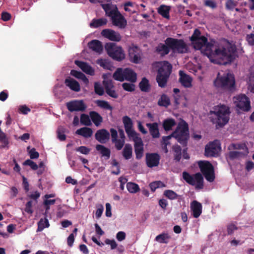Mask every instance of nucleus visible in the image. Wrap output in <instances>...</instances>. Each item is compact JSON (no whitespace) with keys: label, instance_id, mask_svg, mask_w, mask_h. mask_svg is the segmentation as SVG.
Masks as SVG:
<instances>
[{"label":"nucleus","instance_id":"nucleus-1","mask_svg":"<svg viewBox=\"0 0 254 254\" xmlns=\"http://www.w3.org/2000/svg\"><path fill=\"white\" fill-rule=\"evenodd\" d=\"M206 49L205 56L214 64L226 65L232 63L235 59L236 47L229 42L208 45Z\"/></svg>","mask_w":254,"mask_h":254},{"label":"nucleus","instance_id":"nucleus-2","mask_svg":"<svg viewBox=\"0 0 254 254\" xmlns=\"http://www.w3.org/2000/svg\"><path fill=\"white\" fill-rule=\"evenodd\" d=\"M230 113V108L227 106L220 105L215 106L213 110L210 111L211 121L216 125L217 128L222 127L228 123Z\"/></svg>","mask_w":254,"mask_h":254},{"label":"nucleus","instance_id":"nucleus-3","mask_svg":"<svg viewBox=\"0 0 254 254\" xmlns=\"http://www.w3.org/2000/svg\"><path fill=\"white\" fill-rule=\"evenodd\" d=\"M174 137L183 146H187L189 138V126L185 121L180 123L175 130L169 135L162 137V144L165 146L170 144L169 140Z\"/></svg>","mask_w":254,"mask_h":254},{"label":"nucleus","instance_id":"nucleus-4","mask_svg":"<svg viewBox=\"0 0 254 254\" xmlns=\"http://www.w3.org/2000/svg\"><path fill=\"white\" fill-rule=\"evenodd\" d=\"M214 86L218 89L226 91H232L235 88V80L233 74L224 73L221 75L218 73L214 81Z\"/></svg>","mask_w":254,"mask_h":254},{"label":"nucleus","instance_id":"nucleus-5","mask_svg":"<svg viewBox=\"0 0 254 254\" xmlns=\"http://www.w3.org/2000/svg\"><path fill=\"white\" fill-rule=\"evenodd\" d=\"M172 69V65L169 62L165 61L162 62V66L159 68L156 76V81L159 87L164 88L166 86Z\"/></svg>","mask_w":254,"mask_h":254},{"label":"nucleus","instance_id":"nucleus-6","mask_svg":"<svg viewBox=\"0 0 254 254\" xmlns=\"http://www.w3.org/2000/svg\"><path fill=\"white\" fill-rule=\"evenodd\" d=\"M165 42L174 53L184 54L188 52V47L183 39L168 37Z\"/></svg>","mask_w":254,"mask_h":254},{"label":"nucleus","instance_id":"nucleus-7","mask_svg":"<svg viewBox=\"0 0 254 254\" xmlns=\"http://www.w3.org/2000/svg\"><path fill=\"white\" fill-rule=\"evenodd\" d=\"M183 179L189 185L195 186L196 190L202 189L204 186L203 178L200 173L190 175L188 172L184 171L182 173Z\"/></svg>","mask_w":254,"mask_h":254},{"label":"nucleus","instance_id":"nucleus-8","mask_svg":"<svg viewBox=\"0 0 254 254\" xmlns=\"http://www.w3.org/2000/svg\"><path fill=\"white\" fill-rule=\"evenodd\" d=\"M105 49L108 55L113 60L121 62L125 58V54L122 48L114 43H108L105 45Z\"/></svg>","mask_w":254,"mask_h":254},{"label":"nucleus","instance_id":"nucleus-9","mask_svg":"<svg viewBox=\"0 0 254 254\" xmlns=\"http://www.w3.org/2000/svg\"><path fill=\"white\" fill-rule=\"evenodd\" d=\"M198 165L205 178L209 182H212L215 179L214 170L212 164L207 161H199Z\"/></svg>","mask_w":254,"mask_h":254},{"label":"nucleus","instance_id":"nucleus-10","mask_svg":"<svg viewBox=\"0 0 254 254\" xmlns=\"http://www.w3.org/2000/svg\"><path fill=\"white\" fill-rule=\"evenodd\" d=\"M108 16L111 17L113 25L120 29H124L127 25V20L117 8L110 10L108 13Z\"/></svg>","mask_w":254,"mask_h":254},{"label":"nucleus","instance_id":"nucleus-11","mask_svg":"<svg viewBox=\"0 0 254 254\" xmlns=\"http://www.w3.org/2000/svg\"><path fill=\"white\" fill-rule=\"evenodd\" d=\"M234 103L237 108L244 112H248L251 108L250 99L245 94H241L235 97Z\"/></svg>","mask_w":254,"mask_h":254},{"label":"nucleus","instance_id":"nucleus-12","mask_svg":"<svg viewBox=\"0 0 254 254\" xmlns=\"http://www.w3.org/2000/svg\"><path fill=\"white\" fill-rule=\"evenodd\" d=\"M221 149L219 141L215 140L210 142L205 146L204 155L207 157H215Z\"/></svg>","mask_w":254,"mask_h":254},{"label":"nucleus","instance_id":"nucleus-13","mask_svg":"<svg viewBox=\"0 0 254 254\" xmlns=\"http://www.w3.org/2000/svg\"><path fill=\"white\" fill-rule=\"evenodd\" d=\"M67 109L70 112L74 111L84 112L87 108L83 100H73L68 102L66 104Z\"/></svg>","mask_w":254,"mask_h":254},{"label":"nucleus","instance_id":"nucleus-14","mask_svg":"<svg viewBox=\"0 0 254 254\" xmlns=\"http://www.w3.org/2000/svg\"><path fill=\"white\" fill-rule=\"evenodd\" d=\"M123 122L128 137L132 138L138 136V134L133 128V122L129 117L127 116L123 117Z\"/></svg>","mask_w":254,"mask_h":254},{"label":"nucleus","instance_id":"nucleus-15","mask_svg":"<svg viewBox=\"0 0 254 254\" xmlns=\"http://www.w3.org/2000/svg\"><path fill=\"white\" fill-rule=\"evenodd\" d=\"M160 156L157 153H147L145 161L147 166L149 168L157 167L159 164Z\"/></svg>","mask_w":254,"mask_h":254},{"label":"nucleus","instance_id":"nucleus-16","mask_svg":"<svg viewBox=\"0 0 254 254\" xmlns=\"http://www.w3.org/2000/svg\"><path fill=\"white\" fill-rule=\"evenodd\" d=\"M134 142V152L136 158L138 160L140 159L143 155V143L141 137L138 136L132 138Z\"/></svg>","mask_w":254,"mask_h":254},{"label":"nucleus","instance_id":"nucleus-17","mask_svg":"<svg viewBox=\"0 0 254 254\" xmlns=\"http://www.w3.org/2000/svg\"><path fill=\"white\" fill-rule=\"evenodd\" d=\"M101 35L112 41L119 42L122 39L120 34L111 29H105L101 31Z\"/></svg>","mask_w":254,"mask_h":254},{"label":"nucleus","instance_id":"nucleus-18","mask_svg":"<svg viewBox=\"0 0 254 254\" xmlns=\"http://www.w3.org/2000/svg\"><path fill=\"white\" fill-rule=\"evenodd\" d=\"M103 84L106 93L109 96L115 99L118 97V94L114 89V85L111 80H104Z\"/></svg>","mask_w":254,"mask_h":254},{"label":"nucleus","instance_id":"nucleus-19","mask_svg":"<svg viewBox=\"0 0 254 254\" xmlns=\"http://www.w3.org/2000/svg\"><path fill=\"white\" fill-rule=\"evenodd\" d=\"M74 63L85 73L92 76L94 75V69L87 63L78 60L75 61Z\"/></svg>","mask_w":254,"mask_h":254},{"label":"nucleus","instance_id":"nucleus-20","mask_svg":"<svg viewBox=\"0 0 254 254\" xmlns=\"http://www.w3.org/2000/svg\"><path fill=\"white\" fill-rule=\"evenodd\" d=\"M95 137L99 142L104 143L109 139L110 133L106 129H101L97 131Z\"/></svg>","mask_w":254,"mask_h":254},{"label":"nucleus","instance_id":"nucleus-21","mask_svg":"<svg viewBox=\"0 0 254 254\" xmlns=\"http://www.w3.org/2000/svg\"><path fill=\"white\" fill-rule=\"evenodd\" d=\"M179 81L185 87L189 88L191 86L192 78L191 77L185 73L183 71H179Z\"/></svg>","mask_w":254,"mask_h":254},{"label":"nucleus","instance_id":"nucleus-22","mask_svg":"<svg viewBox=\"0 0 254 254\" xmlns=\"http://www.w3.org/2000/svg\"><path fill=\"white\" fill-rule=\"evenodd\" d=\"M190 208L192 211V215L195 218H198L202 213V205L196 200L191 203Z\"/></svg>","mask_w":254,"mask_h":254},{"label":"nucleus","instance_id":"nucleus-23","mask_svg":"<svg viewBox=\"0 0 254 254\" xmlns=\"http://www.w3.org/2000/svg\"><path fill=\"white\" fill-rule=\"evenodd\" d=\"M137 79L136 73L129 68H124V80L128 81L131 83H134Z\"/></svg>","mask_w":254,"mask_h":254},{"label":"nucleus","instance_id":"nucleus-24","mask_svg":"<svg viewBox=\"0 0 254 254\" xmlns=\"http://www.w3.org/2000/svg\"><path fill=\"white\" fill-rule=\"evenodd\" d=\"M64 83L71 90L75 92H79L80 90V86L79 83L75 79L70 77L67 78L65 79Z\"/></svg>","mask_w":254,"mask_h":254},{"label":"nucleus","instance_id":"nucleus-25","mask_svg":"<svg viewBox=\"0 0 254 254\" xmlns=\"http://www.w3.org/2000/svg\"><path fill=\"white\" fill-rule=\"evenodd\" d=\"M88 47L92 51L100 54L103 49L102 43L98 40H93L88 44Z\"/></svg>","mask_w":254,"mask_h":254},{"label":"nucleus","instance_id":"nucleus-26","mask_svg":"<svg viewBox=\"0 0 254 254\" xmlns=\"http://www.w3.org/2000/svg\"><path fill=\"white\" fill-rule=\"evenodd\" d=\"M146 126L148 127L149 132L153 138H158L160 136L158 125L157 123H147Z\"/></svg>","mask_w":254,"mask_h":254},{"label":"nucleus","instance_id":"nucleus-27","mask_svg":"<svg viewBox=\"0 0 254 254\" xmlns=\"http://www.w3.org/2000/svg\"><path fill=\"white\" fill-rule=\"evenodd\" d=\"M163 195L170 200H178V202H180L182 199V195L178 194L174 191L171 190H164Z\"/></svg>","mask_w":254,"mask_h":254},{"label":"nucleus","instance_id":"nucleus-28","mask_svg":"<svg viewBox=\"0 0 254 254\" xmlns=\"http://www.w3.org/2000/svg\"><path fill=\"white\" fill-rule=\"evenodd\" d=\"M171 50V48L165 43H159L156 47V52L159 54L161 56H165L168 55Z\"/></svg>","mask_w":254,"mask_h":254},{"label":"nucleus","instance_id":"nucleus-29","mask_svg":"<svg viewBox=\"0 0 254 254\" xmlns=\"http://www.w3.org/2000/svg\"><path fill=\"white\" fill-rule=\"evenodd\" d=\"M89 116L91 121L96 127L99 126L103 122V118L96 111H90Z\"/></svg>","mask_w":254,"mask_h":254},{"label":"nucleus","instance_id":"nucleus-30","mask_svg":"<svg viewBox=\"0 0 254 254\" xmlns=\"http://www.w3.org/2000/svg\"><path fill=\"white\" fill-rule=\"evenodd\" d=\"M228 149L229 150H242L241 152H246V153H249L248 148L245 143H232L228 146Z\"/></svg>","mask_w":254,"mask_h":254},{"label":"nucleus","instance_id":"nucleus-31","mask_svg":"<svg viewBox=\"0 0 254 254\" xmlns=\"http://www.w3.org/2000/svg\"><path fill=\"white\" fill-rule=\"evenodd\" d=\"M248 153L246 152H242L240 151L237 150H230L229 152L228 153V157L233 160L234 159H240L241 158H245Z\"/></svg>","mask_w":254,"mask_h":254},{"label":"nucleus","instance_id":"nucleus-32","mask_svg":"<svg viewBox=\"0 0 254 254\" xmlns=\"http://www.w3.org/2000/svg\"><path fill=\"white\" fill-rule=\"evenodd\" d=\"M76 134L81 135L85 138H88L92 136L93 130L91 128L83 127L76 131Z\"/></svg>","mask_w":254,"mask_h":254},{"label":"nucleus","instance_id":"nucleus-33","mask_svg":"<svg viewBox=\"0 0 254 254\" xmlns=\"http://www.w3.org/2000/svg\"><path fill=\"white\" fill-rule=\"evenodd\" d=\"M123 156L126 160H129L132 156V148L130 144L127 143L125 145L123 150Z\"/></svg>","mask_w":254,"mask_h":254},{"label":"nucleus","instance_id":"nucleus-34","mask_svg":"<svg viewBox=\"0 0 254 254\" xmlns=\"http://www.w3.org/2000/svg\"><path fill=\"white\" fill-rule=\"evenodd\" d=\"M137 50V46H134L131 48H130L129 50V56L131 59V61L135 64H138L139 63L140 61V57L134 53L136 52V50Z\"/></svg>","mask_w":254,"mask_h":254},{"label":"nucleus","instance_id":"nucleus-35","mask_svg":"<svg viewBox=\"0 0 254 254\" xmlns=\"http://www.w3.org/2000/svg\"><path fill=\"white\" fill-rule=\"evenodd\" d=\"M139 87L142 92H148L150 89L149 80L146 77H143L139 83Z\"/></svg>","mask_w":254,"mask_h":254},{"label":"nucleus","instance_id":"nucleus-36","mask_svg":"<svg viewBox=\"0 0 254 254\" xmlns=\"http://www.w3.org/2000/svg\"><path fill=\"white\" fill-rule=\"evenodd\" d=\"M176 123L174 119L170 118L165 120L163 122V127L165 131L172 130V127Z\"/></svg>","mask_w":254,"mask_h":254},{"label":"nucleus","instance_id":"nucleus-37","mask_svg":"<svg viewBox=\"0 0 254 254\" xmlns=\"http://www.w3.org/2000/svg\"><path fill=\"white\" fill-rule=\"evenodd\" d=\"M96 149L97 151L100 152L102 156L107 157V158H109L111 155L110 150L104 146L103 145L97 144L96 146Z\"/></svg>","mask_w":254,"mask_h":254},{"label":"nucleus","instance_id":"nucleus-38","mask_svg":"<svg viewBox=\"0 0 254 254\" xmlns=\"http://www.w3.org/2000/svg\"><path fill=\"white\" fill-rule=\"evenodd\" d=\"M113 78L121 82L124 81V69L122 68H118L113 75Z\"/></svg>","mask_w":254,"mask_h":254},{"label":"nucleus","instance_id":"nucleus-39","mask_svg":"<svg viewBox=\"0 0 254 254\" xmlns=\"http://www.w3.org/2000/svg\"><path fill=\"white\" fill-rule=\"evenodd\" d=\"M107 20L106 18L93 19L90 23V26L93 28H97L106 24Z\"/></svg>","mask_w":254,"mask_h":254},{"label":"nucleus","instance_id":"nucleus-40","mask_svg":"<svg viewBox=\"0 0 254 254\" xmlns=\"http://www.w3.org/2000/svg\"><path fill=\"white\" fill-rule=\"evenodd\" d=\"M158 105L162 107H168L170 105L169 97L165 94H162L158 101Z\"/></svg>","mask_w":254,"mask_h":254},{"label":"nucleus","instance_id":"nucleus-41","mask_svg":"<svg viewBox=\"0 0 254 254\" xmlns=\"http://www.w3.org/2000/svg\"><path fill=\"white\" fill-rule=\"evenodd\" d=\"M95 103L99 107L112 111L113 109V107L109 104L108 101L105 100H98L95 101Z\"/></svg>","mask_w":254,"mask_h":254},{"label":"nucleus","instance_id":"nucleus-42","mask_svg":"<svg viewBox=\"0 0 254 254\" xmlns=\"http://www.w3.org/2000/svg\"><path fill=\"white\" fill-rule=\"evenodd\" d=\"M170 7L168 6L161 5L158 9V12L163 17L168 18L169 17Z\"/></svg>","mask_w":254,"mask_h":254},{"label":"nucleus","instance_id":"nucleus-43","mask_svg":"<svg viewBox=\"0 0 254 254\" xmlns=\"http://www.w3.org/2000/svg\"><path fill=\"white\" fill-rule=\"evenodd\" d=\"M50 226L48 220L45 218L44 219L41 218L38 223V228L37 232H41L44 228H48Z\"/></svg>","mask_w":254,"mask_h":254},{"label":"nucleus","instance_id":"nucleus-44","mask_svg":"<svg viewBox=\"0 0 254 254\" xmlns=\"http://www.w3.org/2000/svg\"><path fill=\"white\" fill-rule=\"evenodd\" d=\"M170 238V237L167 233H162L160 235H157L155 240L157 242L162 243V244H167L168 243V240Z\"/></svg>","mask_w":254,"mask_h":254},{"label":"nucleus","instance_id":"nucleus-45","mask_svg":"<svg viewBox=\"0 0 254 254\" xmlns=\"http://www.w3.org/2000/svg\"><path fill=\"white\" fill-rule=\"evenodd\" d=\"M127 188L130 193H136L140 190L138 185L132 182H128L127 184Z\"/></svg>","mask_w":254,"mask_h":254},{"label":"nucleus","instance_id":"nucleus-46","mask_svg":"<svg viewBox=\"0 0 254 254\" xmlns=\"http://www.w3.org/2000/svg\"><path fill=\"white\" fill-rule=\"evenodd\" d=\"M193 44V47L196 50H201L202 51V53L205 55V51L206 50V46L208 45H212L211 44H208L207 45H205L204 44H202L201 43H200L199 42L197 41H195L194 42H192Z\"/></svg>","mask_w":254,"mask_h":254},{"label":"nucleus","instance_id":"nucleus-47","mask_svg":"<svg viewBox=\"0 0 254 254\" xmlns=\"http://www.w3.org/2000/svg\"><path fill=\"white\" fill-rule=\"evenodd\" d=\"M173 150L175 153L174 160L176 161H180L182 156V148L181 146L178 145H175L173 147Z\"/></svg>","mask_w":254,"mask_h":254},{"label":"nucleus","instance_id":"nucleus-48","mask_svg":"<svg viewBox=\"0 0 254 254\" xmlns=\"http://www.w3.org/2000/svg\"><path fill=\"white\" fill-rule=\"evenodd\" d=\"M96 63L99 64L100 66L103 67L104 69H110L111 65L110 62L105 59H98L96 61Z\"/></svg>","mask_w":254,"mask_h":254},{"label":"nucleus","instance_id":"nucleus-49","mask_svg":"<svg viewBox=\"0 0 254 254\" xmlns=\"http://www.w3.org/2000/svg\"><path fill=\"white\" fill-rule=\"evenodd\" d=\"M65 128L63 127H59L57 129V136L61 141H64L66 139V135L64 134Z\"/></svg>","mask_w":254,"mask_h":254},{"label":"nucleus","instance_id":"nucleus-50","mask_svg":"<svg viewBox=\"0 0 254 254\" xmlns=\"http://www.w3.org/2000/svg\"><path fill=\"white\" fill-rule=\"evenodd\" d=\"M90 116H88L87 115L82 114L80 116V123L81 124L89 126L91 125V120L90 119Z\"/></svg>","mask_w":254,"mask_h":254},{"label":"nucleus","instance_id":"nucleus-51","mask_svg":"<svg viewBox=\"0 0 254 254\" xmlns=\"http://www.w3.org/2000/svg\"><path fill=\"white\" fill-rule=\"evenodd\" d=\"M0 142L2 143V145L0 146V148H3L7 147L9 141L6 138V134L3 132L0 133Z\"/></svg>","mask_w":254,"mask_h":254},{"label":"nucleus","instance_id":"nucleus-52","mask_svg":"<svg viewBox=\"0 0 254 254\" xmlns=\"http://www.w3.org/2000/svg\"><path fill=\"white\" fill-rule=\"evenodd\" d=\"M94 91L96 94L99 96H102L104 94V88L101 85L100 83L96 82L94 83Z\"/></svg>","mask_w":254,"mask_h":254},{"label":"nucleus","instance_id":"nucleus-53","mask_svg":"<svg viewBox=\"0 0 254 254\" xmlns=\"http://www.w3.org/2000/svg\"><path fill=\"white\" fill-rule=\"evenodd\" d=\"M23 165L25 166H29L33 170H37L38 168V165L36 163L30 159L25 160Z\"/></svg>","mask_w":254,"mask_h":254},{"label":"nucleus","instance_id":"nucleus-54","mask_svg":"<svg viewBox=\"0 0 254 254\" xmlns=\"http://www.w3.org/2000/svg\"><path fill=\"white\" fill-rule=\"evenodd\" d=\"M122 87L125 90L128 92H132L135 90V85L132 83H124Z\"/></svg>","mask_w":254,"mask_h":254},{"label":"nucleus","instance_id":"nucleus-55","mask_svg":"<svg viewBox=\"0 0 254 254\" xmlns=\"http://www.w3.org/2000/svg\"><path fill=\"white\" fill-rule=\"evenodd\" d=\"M163 183L161 181H155L149 184V187L152 192L155 191V190L161 187Z\"/></svg>","mask_w":254,"mask_h":254},{"label":"nucleus","instance_id":"nucleus-56","mask_svg":"<svg viewBox=\"0 0 254 254\" xmlns=\"http://www.w3.org/2000/svg\"><path fill=\"white\" fill-rule=\"evenodd\" d=\"M200 34V31L198 29H195L193 32V34L190 38V41L192 42H194L195 41H197L201 37Z\"/></svg>","mask_w":254,"mask_h":254},{"label":"nucleus","instance_id":"nucleus-57","mask_svg":"<svg viewBox=\"0 0 254 254\" xmlns=\"http://www.w3.org/2000/svg\"><path fill=\"white\" fill-rule=\"evenodd\" d=\"M238 229V227L233 223L229 224L227 226V234L229 235H232L235 230Z\"/></svg>","mask_w":254,"mask_h":254},{"label":"nucleus","instance_id":"nucleus-58","mask_svg":"<svg viewBox=\"0 0 254 254\" xmlns=\"http://www.w3.org/2000/svg\"><path fill=\"white\" fill-rule=\"evenodd\" d=\"M28 153L30 159H37L39 156V153L36 151V149L35 148H32L30 150Z\"/></svg>","mask_w":254,"mask_h":254},{"label":"nucleus","instance_id":"nucleus-59","mask_svg":"<svg viewBox=\"0 0 254 254\" xmlns=\"http://www.w3.org/2000/svg\"><path fill=\"white\" fill-rule=\"evenodd\" d=\"M105 243L106 245H109L111 246V250H114L117 247V244L115 240H110L107 239L105 240Z\"/></svg>","mask_w":254,"mask_h":254},{"label":"nucleus","instance_id":"nucleus-60","mask_svg":"<svg viewBox=\"0 0 254 254\" xmlns=\"http://www.w3.org/2000/svg\"><path fill=\"white\" fill-rule=\"evenodd\" d=\"M33 201L32 200H30L28 201L26 205H25V208L24 209V210L26 212H27L28 214H32L33 212V210L32 209Z\"/></svg>","mask_w":254,"mask_h":254},{"label":"nucleus","instance_id":"nucleus-61","mask_svg":"<svg viewBox=\"0 0 254 254\" xmlns=\"http://www.w3.org/2000/svg\"><path fill=\"white\" fill-rule=\"evenodd\" d=\"M115 143V146L117 150H120L124 145L125 141L124 139H117L115 141H113Z\"/></svg>","mask_w":254,"mask_h":254},{"label":"nucleus","instance_id":"nucleus-62","mask_svg":"<svg viewBox=\"0 0 254 254\" xmlns=\"http://www.w3.org/2000/svg\"><path fill=\"white\" fill-rule=\"evenodd\" d=\"M76 151L80 152L83 154H88L90 152V149L84 146H81L76 148Z\"/></svg>","mask_w":254,"mask_h":254},{"label":"nucleus","instance_id":"nucleus-63","mask_svg":"<svg viewBox=\"0 0 254 254\" xmlns=\"http://www.w3.org/2000/svg\"><path fill=\"white\" fill-rule=\"evenodd\" d=\"M246 39L250 45H254V33L247 35Z\"/></svg>","mask_w":254,"mask_h":254},{"label":"nucleus","instance_id":"nucleus-64","mask_svg":"<svg viewBox=\"0 0 254 254\" xmlns=\"http://www.w3.org/2000/svg\"><path fill=\"white\" fill-rule=\"evenodd\" d=\"M126 234L123 231H120L116 235V238L120 242L126 239Z\"/></svg>","mask_w":254,"mask_h":254}]
</instances>
